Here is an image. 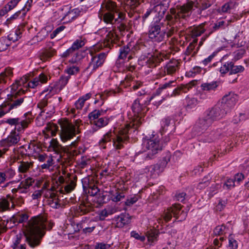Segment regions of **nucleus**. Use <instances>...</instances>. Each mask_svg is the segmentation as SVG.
Listing matches in <instances>:
<instances>
[{
  "mask_svg": "<svg viewBox=\"0 0 249 249\" xmlns=\"http://www.w3.org/2000/svg\"><path fill=\"white\" fill-rule=\"evenodd\" d=\"M53 223L48 221L45 215H39L31 218L25 227L24 233L26 241L31 248H35L40 243L45 233V230H50Z\"/></svg>",
  "mask_w": 249,
  "mask_h": 249,
  "instance_id": "f257e3e1",
  "label": "nucleus"
},
{
  "mask_svg": "<svg viewBox=\"0 0 249 249\" xmlns=\"http://www.w3.org/2000/svg\"><path fill=\"white\" fill-rule=\"evenodd\" d=\"M128 129L125 126L124 128H121L118 133L115 132H108L104 136L100 142V145L105 148L106 146H104V144L107 142H109L112 139L114 147L116 149H120L123 147L124 143L128 139Z\"/></svg>",
  "mask_w": 249,
  "mask_h": 249,
  "instance_id": "f03ea898",
  "label": "nucleus"
},
{
  "mask_svg": "<svg viewBox=\"0 0 249 249\" xmlns=\"http://www.w3.org/2000/svg\"><path fill=\"white\" fill-rule=\"evenodd\" d=\"M81 122V121L80 120H76L74 124L70 122L68 120L61 121L60 123L61 127L60 136L62 142H67L80 132L79 127Z\"/></svg>",
  "mask_w": 249,
  "mask_h": 249,
  "instance_id": "7ed1b4c3",
  "label": "nucleus"
},
{
  "mask_svg": "<svg viewBox=\"0 0 249 249\" xmlns=\"http://www.w3.org/2000/svg\"><path fill=\"white\" fill-rule=\"evenodd\" d=\"M160 138L156 135H153L150 139L143 140L142 146L143 152L147 153L146 158L152 159L160 151H161L162 145L160 142Z\"/></svg>",
  "mask_w": 249,
  "mask_h": 249,
  "instance_id": "20e7f679",
  "label": "nucleus"
},
{
  "mask_svg": "<svg viewBox=\"0 0 249 249\" xmlns=\"http://www.w3.org/2000/svg\"><path fill=\"white\" fill-rule=\"evenodd\" d=\"M28 81V77L24 76L17 80L7 89H10V94L7 95L8 100L13 101L14 99L26 91L25 84Z\"/></svg>",
  "mask_w": 249,
  "mask_h": 249,
  "instance_id": "39448f33",
  "label": "nucleus"
},
{
  "mask_svg": "<svg viewBox=\"0 0 249 249\" xmlns=\"http://www.w3.org/2000/svg\"><path fill=\"white\" fill-rule=\"evenodd\" d=\"M181 205L179 204H175L172 207L167 209L163 215V220L168 222L169 221L172 215L178 219L179 221H182L185 219L187 216V212L182 211L180 213Z\"/></svg>",
  "mask_w": 249,
  "mask_h": 249,
  "instance_id": "423d86ee",
  "label": "nucleus"
},
{
  "mask_svg": "<svg viewBox=\"0 0 249 249\" xmlns=\"http://www.w3.org/2000/svg\"><path fill=\"white\" fill-rule=\"evenodd\" d=\"M132 109L134 113V118L131 122L125 125L128 129L132 126L136 129L142 123V117L143 114V108L140 105L139 101L137 100L134 102Z\"/></svg>",
  "mask_w": 249,
  "mask_h": 249,
  "instance_id": "0eeeda50",
  "label": "nucleus"
},
{
  "mask_svg": "<svg viewBox=\"0 0 249 249\" xmlns=\"http://www.w3.org/2000/svg\"><path fill=\"white\" fill-rule=\"evenodd\" d=\"M170 159V155H168L164 158L160 163L145 167L144 169V173L151 178H156L160 173L163 172Z\"/></svg>",
  "mask_w": 249,
  "mask_h": 249,
  "instance_id": "6e6552de",
  "label": "nucleus"
},
{
  "mask_svg": "<svg viewBox=\"0 0 249 249\" xmlns=\"http://www.w3.org/2000/svg\"><path fill=\"white\" fill-rule=\"evenodd\" d=\"M161 23L154 24L149 28L148 32L149 37L154 42H160L166 38V31L161 30Z\"/></svg>",
  "mask_w": 249,
  "mask_h": 249,
  "instance_id": "1a4fd4ad",
  "label": "nucleus"
},
{
  "mask_svg": "<svg viewBox=\"0 0 249 249\" xmlns=\"http://www.w3.org/2000/svg\"><path fill=\"white\" fill-rule=\"evenodd\" d=\"M204 113L213 123L224 118L228 113V110H224L219 105L207 109Z\"/></svg>",
  "mask_w": 249,
  "mask_h": 249,
  "instance_id": "9d476101",
  "label": "nucleus"
},
{
  "mask_svg": "<svg viewBox=\"0 0 249 249\" xmlns=\"http://www.w3.org/2000/svg\"><path fill=\"white\" fill-rule=\"evenodd\" d=\"M98 16L107 24L112 25L121 23L125 18V15L123 13L114 14L111 12H99Z\"/></svg>",
  "mask_w": 249,
  "mask_h": 249,
  "instance_id": "9b49d317",
  "label": "nucleus"
},
{
  "mask_svg": "<svg viewBox=\"0 0 249 249\" xmlns=\"http://www.w3.org/2000/svg\"><path fill=\"white\" fill-rule=\"evenodd\" d=\"M237 95L233 92H230L226 94L222 98V102L220 106L224 110H228V113L236 103Z\"/></svg>",
  "mask_w": 249,
  "mask_h": 249,
  "instance_id": "f8f14e48",
  "label": "nucleus"
},
{
  "mask_svg": "<svg viewBox=\"0 0 249 249\" xmlns=\"http://www.w3.org/2000/svg\"><path fill=\"white\" fill-rule=\"evenodd\" d=\"M213 123L206 116L204 113L202 116L199 118L194 126V129L198 132H203L212 124Z\"/></svg>",
  "mask_w": 249,
  "mask_h": 249,
  "instance_id": "ddd939ff",
  "label": "nucleus"
},
{
  "mask_svg": "<svg viewBox=\"0 0 249 249\" xmlns=\"http://www.w3.org/2000/svg\"><path fill=\"white\" fill-rule=\"evenodd\" d=\"M193 4L194 2L192 1H190L186 4L181 6L179 9L178 16L183 18L186 16H188L193 8ZM170 12L171 14L174 16V18H177V15L176 14V12L175 9H171Z\"/></svg>",
  "mask_w": 249,
  "mask_h": 249,
  "instance_id": "4468645a",
  "label": "nucleus"
},
{
  "mask_svg": "<svg viewBox=\"0 0 249 249\" xmlns=\"http://www.w3.org/2000/svg\"><path fill=\"white\" fill-rule=\"evenodd\" d=\"M48 76L45 73H40L38 76L35 77L32 80L25 84L26 91L28 88L35 89L40 86L42 84L45 83L48 81Z\"/></svg>",
  "mask_w": 249,
  "mask_h": 249,
  "instance_id": "2eb2a0df",
  "label": "nucleus"
},
{
  "mask_svg": "<svg viewBox=\"0 0 249 249\" xmlns=\"http://www.w3.org/2000/svg\"><path fill=\"white\" fill-rule=\"evenodd\" d=\"M20 140V136L18 133L15 131H12L11 134L5 139L0 142L1 146L7 148L17 144Z\"/></svg>",
  "mask_w": 249,
  "mask_h": 249,
  "instance_id": "dca6fc26",
  "label": "nucleus"
},
{
  "mask_svg": "<svg viewBox=\"0 0 249 249\" xmlns=\"http://www.w3.org/2000/svg\"><path fill=\"white\" fill-rule=\"evenodd\" d=\"M75 10L73 9L64 13L63 9H58L55 13V16L59 20L63 21L64 23L68 22L72 20L75 17Z\"/></svg>",
  "mask_w": 249,
  "mask_h": 249,
  "instance_id": "f3484780",
  "label": "nucleus"
},
{
  "mask_svg": "<svg viewBox=\"0 0 249 249\" xmlns=\"http://www.w3.org/2000/svg\"><path fill=\"white\" fill-rule=\"evenodd\" d=\"M100 12H111L114 14L121 13L115 2L110 0H104L99 11Z\"/></svg>",
  "mask_w": 249,
  "mask_h": 249,
  "instance_id": "a211bd4d",
  "label": "nucleus"
},
{
  "mask_svg": "<svg viewBox=\"0 0 249 249\" xmlns=\"http://www.w3.org/2000/svg\"><path fill=\"white\" fill-rule=\"evenodd\" d=\"M70 78V76L69 75H62L60 78L56 87L52 86L50 87L48 89V90H49L50 92H51V95L50 97H51L52 95L58 93L63 89L67 84Z\"/></svg>",
  "mask_w": 249,
  "mask_h": 249,
  "instance_id": "6ab92c4d",
  "label": "nucleus"
},
{
  "mask_svg": "<svg viewBox=\"0 0 249 249\" xmlns=\"http://www.w3.org/2000/svg\"><path fill=\"white\" fill-rule=\"evenodd\" d=\"M106 57V53H102L98 55L92 57L91 61L87 68V69H91L92 71H95L99 67L102 65L104 62Z\"/></svg>",
  "mask_w": 249,
  "mask_h": 249,
  "instance_id": "aec40b11",
  "label": "nucleus"
},
{
  "mask_svg": "<svg viewBox=\"0 0 249 249\" xmlns=\"http://www.w3.org/2000/svg\"><path fill=\"white\" fill-rule=\"evenodd\" d=\"M30 121L27 120H21L18 118H9L5 121V123L11 125H16V129L18 131H20L22 129H24L26 128Z\"/></svg>",
  "mask_w": 249,
  "mask_h": 249,
  "instance_id": "412c9836",
  "label": "nucleus"
},
{
  "mask_svg": "<svg viewBox=\"0 0 249 249\" xmlns=\"http://www.w3.org/2000/svg\"><path fill=\"white\" fill-rule=\"evenodd\" d=\"M179 62L175 59L171 60L166 65L165 70L168 74L174 73L178 69Z\"/></svg>",
  "mask_w": 249,
  "mask_h": 249,
  "instance_id": "4be33fe9",
  "label": "nucleus"
},
{
  "mask_svg": "<svg viewBox=\"0 0 249 249\" xmlns=\"http://www.w3.org/2000/svg\"><path fill=\"white\" fill-rule=\"evenodd\" d=\"M118 39V36L113 31H110L106 36L104 40V46L106 47H110V44L114 43Z\"/></svg>",
  "mask_w": 249,
  "mask_h": 249,
  "instance_id": "5701e85b",
  "label": "nucleus"
},
{
  "mask_svg": "<svg viewBox=\"0 0 249 249\" xmlns=\"http://www.w3.org/2000/svg\"><path fill=\"white\" fill-rule=\"evenodd\" d=\"M33 166V162L20 161L18 166V172L20 173H26Z\"/></svg>",
  "mask_w": 249,
  "mask_h": 249,
  "instance_id": "b1692460",
  "label": "nucleus"
},
{
  "mask_svg": "<svg viewBox=\"0 0 249 249\" xmlns=\"http://www.w3.org/2000/svg\"><path fill=\"white\" fill-rule=\"evenodd\" d=\"M51 95V92H50L49 90H47V91H44L42 92L40 95V97H42L41 99V101L38 103L37 107L40 109L43 108L45 107H46L47 105L48 100Z\"/></svg>",
  "mask_w": 249,
  "mask_h": 249,
  "instance_id": "393cba45",
  "label": "nucleus"
},
{
  "mask_svg": "<svg viewBox=\"0 0 249 249\" xmlns=\"http://www.w3.org/2000/svg\"><path fill=\"white\" fill-rule=\"evenodd\" d=\"M220 65L219 71L222 74H224L230 70L231 66H232V62H226L221 65V62H218L213 63L212 67L220 66Z\"/></svg>",
  "mask_w": 249,
  "mask_h": 249,
  "instance_id": "a878e982",
  "label": "nucleus"
},
{
  "mask_svg": "<svg viewBox=\"0 0 249 249\" xmlns=\"http://www.w3.org/2000/svg\"><path fill=\"white\" fill-rule=\"evenodd\" d=\"M34 182V179L30 177L22 181L19 184V188H21L22 189V190L20 191V193H26L27 192V189L32 185Z\"/></svg>",
  "mask_w": 249,
  "mask_h": 249,
  "instance_id": "bb28decb",
  "label": "nucleus"
},
{
  "mask_svg": "<svg viewBox=\"0 0 249 249\" xmlns=\"http://www.w3.org/2000/svg\"><path fill=\"white\" fill-rule=\"evenodd\" d=\"M46 132H44L45 137L48 138L49 137L50 134L52 136L56 135L58 130V126L54 124H48L46 127Z\"/></svg>",
  "mask_w": 249,
  "mask_h": 249,
  "instance_id": "cd10ccee",
  "label": "nucleus"
},
{
  "mask_svg": "<svg viewBox=\"0 0 249 249\" xmlns=\"http://www.w3.org/2000/svg\"><path fill=\"white\" fill-rule=\"evenodd\" d=\"M12 74L13 72L11 68H6L4 71L0 73V84H5L7 79L12 76Z\"/></svg>",
  "mask_w": 249,
  "mask_h": 249,
  "instance_id": "c85d7f7f",
  "label": "nucleus"
},
{
  "mask_svg": "<svg viewBox=\"0 0 249 249\" xmlns=\"http://www.w3.org/2000/svg\"><path fill=\"white\" fill-rule=\"evenodd\" d=\"M85 56V53L84 52L79 51L72 56L69 62L72 64H78L84 58Z\"/></svg>",
  "mask_w": 249,
  "mask_h": 249,
  "instance_id": "c756f323",
  "label": "nucleus"
},
{
  "mask_svg": "<svg viewBox=\"0 0 249 249\" xmlns=\"http://www.w3.org/2000/svg\"><path fill=\"white\" fill-rule=\"evenodd\" d=\"M56 53V51L54 49L50 48L45 50L40 55V59L43 61L47 60Z\"/></svg>",
  "mask_w": 249,
  "mask_h": 249,
  "instance_id": "7c9ffc66",
  "label": "nucleus"
},
{
  "mask_svg": "<svg viewBox=\"0 0 249 249\" xmlns=\"http://www.w3.org/2000/svg\"><path fill=\"white\" fill-rule=\"evenodd\" d=\"M117 226L123 227L129 222V216L128 214H121L117 217Z\"/></svg>",
  "mask_w": 249,
  "mask_h": 249,
  "instance_id": "2f4dec72",
  "label": "nucleus"
},
{
  "mask_svg": "<svg viewBox=\"0 0 249 249\" xmlns=\"http://www.w3.org/2000/svg\"><path fill=\"white\" fill-rule=\"evenodd\" d=\"M205 23H202L199 25L194 27L191 31V35L192 37H196L200 36L203 34L205 31V29L204 28Z\"/></svg>",
  "mask_w": 249,
  "mask_h": 249,
  "instance_id": "473e14b6",
  "label": "nucleus"
},
{
  "mask_svg": "<svg viewBox=\"0 0 249 249\" xmlns=\"http://www.w3.org/2000/svg\"><path fill=\"white\" fill-rule=\"evenodd\" d=\"M109 122V119L106 117H102L99 118L96 121H94L93 124L96 126L97 128L96 130L106 126Z\"/></svg>",
  "mask_w": 249,
  "mask_h": 249,
  "instance_id": "72a5a7b5",
  "label": "nucleus"
},
{
  "mask_svg": "<svg viewBox=\"0 0 249 249\" xmlns=\"http://www.w3.org/2000/svg\"><path fill=\"white\" fill-rule=\"evenodd\" d=\"M85 38L82 36H80L79 38L77 39L75 41H74L71 47V49H72L74 52L75 51L84 46L85 44Z\"/></svg>",
  "mask_w": 249,
  "mask_h": 249,
  "instance_id": "f704fd0d",
  "label": "nucleus"
},
{
  "mask_svg": "<svg viewBox=\"0 0 249 249\" xmlns=\"http://www.w3.org/2000/svg\"><path fill=\"white\" fill-rule=\"evenodd\" d=\"M229 231V228L224 225L216 226L213 230V234L216 236H222L226 234Z\"/></svg>",
  "mask_w": 249,
  "mask_h": 249,
  "instance_id": "c9c22d12",
  "label": "nucleus"
},
{
  "mask_svg": "<svg viewBox=\"0 0 249 249\" xmlns=\"http://www.w3.org/2000/svg\"><path fill=\"white\" fill-rule=\"evenodd\" d=\"M13 249H25L26 245L21 243V235H17L12 246Z\"/></svg>",
  "mask_w": 249,
  "mask_h": 249,
  "instance_id": "e433bc0d",
  "label": "nucleus"
},
{
  "mask_svg": "<svg viewBox=\"0 0 249 249\" xmlns=\"http://www.w3.org/2000/svg\"><path fill=\"white\" fill-rule=\"evenodd\" d=\"M13 218L14 222L21 223L28 219V215L25 213H18L15 214Z\"/></svg>",
  "mask_w": 249,
  "mask_h": 249,
  "instance_id": "4c0bfd02",
  "label": "nucleus"
},
{
  "mask_svg": "<svg viewBox=\"0 0 249 249\" xmlns=\"http://www.w3.org/2000/svg\"><path fill=\"white\" fill-rule=\"evenodd\" d=\"M218 85L216 82H212L211 83H205L201 85V89L204 91H211L214 90Z\"/></svg>",
  "mask_w": 249,
  "mask_h": 249,
  "instance_id": "58836bf2",
  "label": "nucleus"
},
{
  "mask_svg": "<svg viewBox=\"0 0 249 249\" xmlns=\"http://www.w3.org/2000/svg\"><path fill=\"white\" fill-rule=\"evenodd\" d=\"M102 112L103 111L101 110L95 109L89 113L88 115V117L89 118L90 123L91 124H93L94 121H96L98 120V118L101 116Z\"/></svg>",
  "mask_w": 249,
  "mask_h": 249,
  "instance_id": "ea45409f",
  "label": "nucleus"
},
{
  "mask_svg": "<svg viewBox=\"0 0 249 249\" xmlns=\"http://www.w3.org/2000/svg\"><path fill=\"white\" fill-rule=\"evenodd\" d=\"M8 199L1 198L0 199V211L3 212L7 210L9 207V201L12 200V198L8 196Z\"/></svg>",
  "mask_w": 249,
  "mask_h": 249,
  "instance_id": "a19ab883",
  "label": "nucleus"
},
{
  "mask_svg": "<svg viewBox=\"0 0 249 249\" xmlns=\"http://www.w3.org/2000/svg\"><path fill=\"white\" fill-rule=\"evenodd\" d=\"M21 33L20 29H18L15 32H12L8 36V40L15 42L20 38V35Z\"/></svg>",
  "mask_w": 249,
  "mask_h": 249,
  "instance_id": "79ce46f5",
  "label": "nucleus"
},
{
  "mask_svg": "<svg viewBox=\"0 0 249 249\" xmlns=\"http://www.w3.org/2000/svg\"><path fill=\"white\" fill-rule=\"evenodd\" d=\"M187 100V107L189 108H193L196 106L200 102L197 97H188Z\"/></svg>",
  "mask_w": 249,
  "mask_h": 249,
  "instance_id": "37998d69",
  "label": "nucleus"
},
{
  "mask_svg": "<svg viewBox=\"0 0 249 249\" xmlns=\"http://www.w3.org/2000/svg\"><path fill=\"white\" fill-rule=\"evenodd\" d=\"M142 2L143 0H126L125 3L128 7L134 9Z\"/></svg>",
  "mask_w": 249,
  "mask_h": 249,
  "instance_id": "c03bdc74",
  "label": "nucleus"
},
{
  "mask_svg": "<svg viewBox=\"0 0 249 249\" xmlns=\"http://www.w3.org/2000/svg\"><path fill=\"white\" fill-rule=\"evenodd\" d=\"M191 87L189 85H183L176 89L173 92L172 96H176L180 94L181 92L186 93Z\"/></svg>",
  "mask_w": 249,
  "mask_h": 249,
  "instance_id": "a18cd8bd",
  "label": "nucleus"
},
{
  "mask_svg": "<svg viewBox=\"0 0 249 249\" xmlns=\"http://www.w3.org/2000/svg\"><path fill=\"white\" fill-rule=\"evenodd\" d=\"M23 100L24 99L23 98H20L19 99L15 100L13 103L6 105L7 111L9 112L11 109L17 108L18 107L20 106L23 102Z\"/></svg>",
  "mask_w": 249,
  "mask_h": 249,
  "instance_id": "49530a36",
  "label": "nucleus"
},
{
  "mask_svg": "<svg viewBox=\"0 0 249 249\" xmlns=\"http://www.w3.org/2000/svg\"><path fill=\"white\" fill-rule=\"evenodd\" d=\"M163 98L162 97H160L158 94L154 95L152 96L149 100V102H152V104L155 106L158 107L160 105Z\"/></svg>",
  "mask_w": 249,
  "mask_h": 249,
  "instance_id": "de8ad7c7",
  "label": "nucleus"
},
{
  "mask_svg": "<svg viewBox=\"0 0 249 249\" xmlns=\"http://www.w3.org/2000/svg\"><path fill=\"white\" fill-rule=\"evenodd\" d=\"M219 136V133L216 131H213L209 134L207 138L204 140V142H210L218 139Z\"/></svg>",
  "mask_w": 249,
  "mask_h": 249,
  "instance_id": "09e8293b",
  "label": "nucleus"
},
{
  "mask_svg": "<svg viewBox=\"0 0 249 249\" xmlns=\"http://www.w3.org/2000/svg\"><path fill=\"white\" fill-rule=\"evenodd\" d=\"M20 0H11L4 7V10L5 11V13L8 12V11H9L11 10L12 9H13V8H14Z\"/></svg>",
  "mask_w": 249,
  "mask_h": 249,
  "instance_id": "8fccbe9b",
  "label": "nucleus"
},
{
  "mask_svg": "<svg viewBox=\"0 0 249 249\" xmlns=\"http://www.w3.org/2000/svg\"><path fill=\"white\" fill-rule=\"evenodd\" d=\"M79 71V68L77 66H71L68 67L65 70V72L70 75L77 74Z\"/></svg>",
  "mask_w": 249,
  "mask_h": 249,
  "instance_id": "3c124183",
  "label": "nucleus"
},
{
  "mask_svg": "<svg viewBox=\"0 0 249 249\" xmlns=\"http://www.w3.org/2000/svg\"><path fill=\"white\" fill-rule=\"evenodd\" d=\"M233 5L234 4L231 1L226 3L221 7L220 12L222 13H229L232 8Z\"/></svg>",
  "mask_w": 249,
  "mask_h": 249,
  "instance_id": "603ef678",
  "label": "nucleus"
},
{
  "mask_svg": "<svg viewBox=\"0 0 249 249\" xmlns=\"http://www.w3.org/2000/svg\"><path fill=\"white\" fill-rule=\"evenodd\" d=\"M48 36V31L46 29L43 28L37 34L36 38L38 41H41L44 39Z\"/></svg>",
  "mask_w": 249,
  "mask_h": 249,
  "instance_id": "864d4df0",
  "label": "nucleus"
},
{
  "mask_svg": "<svg viewBox=\"0 0 249 249\" xmlns=\"http://www.w3.org/2000/svg\"><path fill=\"white\" fill-rule=\"evenodd\" d=\"M235 186V182L233 179L229 178L223 184V188L226 190H229L233 188Z\"/></svg>",
  "mask_w": 249,
  "mask_h": 249,
  "instance_id": "5fc2aeb1",
  "label": "nucleus"
},
{
  "mask_svg": "<svg viewBox=\"0 0 249 249\" xmlns=\"http://www.w3.org/2000/svg\"><path fill=\"white\" fill-rule=\"evenodd\" d=\"M244 70V68L242 66H234L232 63V66H231L230 69V73L231 74H236L238 72H241L243 71Z\"/></svg>",
  "mask_w": 249,
  "mask_h": 249,
  "instance_id": "6e6d98bb",
  "label": "nucleus"
},
{
  "mask_svg": "<svg viewBox=\"0 0 249 249\" xmlns=\"http://www.w3.org/2000/svg\"><path fill=\"white\" fill-rule=\"evenodd\" d=\"M159 59L155 56L151 55L147 59L146 63L147 66L151 67L155 66L156 63H158Z\"/></svg>",
  "mask_w": 249,
  "mask_h": 249,
  "instance_id": "4d7b16f0",
  "label": "nucleus"
},
{
  "mask_svg": "<svg viewBox=\"0 0 249 249\" xmlns=\"http://www.w3.org/2000/svg\"><path fill=\"white\" fill-rule=\"evenodd\" d=\"M50 146L52 147L55 152H58L61 149V145L59 144L57 140L55 139H53L51 141Z\"/></svg>",
  "mask_w": 249,
  "mask_h": 249,
  "instance_id": "13d9d810",
  "label": "nucleus"
},
{
  "mask_svg": "<svg viewBox=\"0 0 249 249\" xmlns=\"http://www.w3.org/2000/svg\"><path fill=\"white\" fill-rule=\"evenodd\" d=\"M129 51L130 49L127 47H124L123 48H121L120 50V55L119 56V60L124 59L125 58Z\"/></svg>",
  "mask_w": 249,
  "mask_h": 249,
  "instance_id": "bf43d9fd",
  "label": "nucleus"
},
{
  "mask_svg": "<svg viewBox=\"0 0 249 249\" xmlns=\"http://www.w3.org/2000/svg\"><path fill=\"white\" fill-rule=\"evenodd\" d=\"M3 173L5 174V176L7 180L12 178L16 174L15 171L11 168L5 170Z\"/></svg>",
  "mask_w": 249,
  "mask_h": 249,
  "instance_id": "052dcab7",
  "label": "nucleus"
},
{
  "mask_svg": "<svg viewBox=\"0 0 249 249\" xmlns=\"http://www.w3.org/2000/svg\"><path fill=\"white\" fill-rule=\"evenodd\" d=\"M74 188V184L71 181L70 183L66 185L64 187V189H61L60 190V192L62 193H70L71 191H72L73 190Z\"/></svg>",
  "mask_w": 249,
  "mask_h": 249,
  "instance_id": "680f3d73",
  "label": "nucleus"
},
{
  "mask_svg": "<svg viewBox=\"0 0 249 249\" xmlns=\"http://www.w3.org/2000/svg\"><path fill=\"white\" fill-rule=\"evenodd\" d=\"M133 78L130 76H127L124 81L122 82L121 84L125 87L128 86H131L133 84Z\"/></svg>",
  "mask_w": 249,
  "mask_h": 249,
  "instance_id": "e2e57ef3",
  "label": "nucleus"
},
{
  "mask_svg": "<svg viewBox=\"0 0 249 249\" xmlns=\"http://www.w3.org/2000/svg\"><path fill=\"white\" fill-rule=\"evenodd\" d=\"M215 0H203L201 3V9L205 10L210 7Z\"/></svg>",
  "mask_w": 249,
  "mask_h": 249,
  "instance_id": "0e129e2a",
  "label": "nucleus"
},
{
  "mask_svg": "<svg viewBox=\"0 0 249 249\" xmlns=\"http://www.w3.org/2000/svg\"><path fill=\"white\" fill-rule=\"evenodd\" d=\"M229 246L231 249H237L238 248V244L237 241L234 239L231 236H230L229 239Z\"/></svg>",
  "mask_w": 249,
  "mask_h": 249,
  "instance_id": "69168bd1",
  "label": "nucleus"
},
{
  "mask_svg": "<svg viewBox=\"0 0 249 249\" xmlns=\"http://www.w3.org/2000/svg\"><path fill=\"white\" fill-rule=\"evenodd\" d=\"M147 240L149 244H152L157 240V235L153 232H148L147 234Z\"/></svg>",
  "mask_w": 249,
  "mask_h": 249,
  "instance_id": "338daca9",
  "label": "nucleus"
},
{
  "mask_svg": "<svg viewBox=\"0 0 249 249\" xmlns=\"http://www.w3.org/2000/svg\"><path fill=\"white\" fill-rule=\"evenodd\" d=\"M7 39L5 37H2L0 39V52L3 51L7 49L9 45L6 43Z\"/></svg>",
  "mask_w": 249,
  "mask_h": 249,
  "instance_id": "774afa93",
  "label": "nucleus"
}]
</instances>
